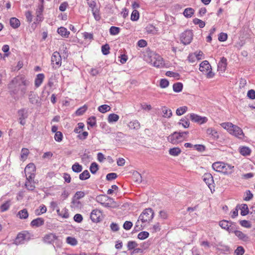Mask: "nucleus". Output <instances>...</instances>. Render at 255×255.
Wrapping results in <instances>:
<instances>
[{
	"label": "nucleus",
	"instance_id": "f257e3e1",
	"mask_svg": "<svg viewBox=\"0 0 255 255\" xmlns=\"http://www.w3.org/2000/svg\"><path fill=\"white\" fill-rule=\"evenodd\" d=\"M30 82L23 75H18L12 79L8 84L10 95L14 99L22 97L27 91Z\"/></svg>",
	"mask_w": 255,
	"mask_h": 255
},
{
	"label": "nucleus",
	"instance_id": "f03ea898",
	"mask_svg": "<svg viewBox=\"0 0 255 255\" xmlns=\"http://www.w3.org/2000/svg\"><path fill=\"white\" fill-rule=\"evenodd\" d=\"M212 168L217 172L225 174H231L234 171V166L222 162H214L212 164Z\"/></svg>",
	"mask_w": 255,
	"mask_h": 255
},
{
	"label": "nucleus",
	"instance_id": "7ed1b4c3",
	"mask_svg": "<svg viewBox=\"0 0 255 255\" xmlns=\"http://www.w3.org/2000/svg\"><path fill=\"white\" fill-rule=\"evenodd\" d=\"M146 60L148 63L156 68H161L164 65L163 58L155 52H150L148 54Z\"/></svg>",
	"mask_w": 255,
	"mask_h": 255
},
{
	"label": "nucleus",
	"instance_id": "20e7f679",
	"mask_svg": "<svg viewBox=\"0 0 255 255\" xmlns=\"http://www.w3.org/2000/svg\"><path fill=\"white\" fill-rule=\"evenodd\" d=\"M199 70L203 73H206L207 78H211L214 76V73L212 71L211 66L209 62L205 60L200 64Z\"/></svg>",
	"mask_w": 255,
	"mask_h": 255
},
{
	"label": "nucleus",
	"instance_id": "39448f33",
	"mask_svg": "<svg viewBox=\"0 0 255 255\" xmlns=\"http://www.w3.org/2000/svg\"><path fill=\"white\" fill-rule=\"evenodd\" d=\"M154 217V212L151 208L144 209L139 216V219L142 222H149Z\"/></svg>",
	"mask_w": 255,
	"mask_h": 255
},
{
	"label": "nucleus",
	"instance_id": "423d86ee",
	"mask_svg": "<svg viewBox=\"0 0 255 255\" xmlns=\"http://www.w3.org/2000/svg\"><path fill=\"white\" fill-rule=\"evenodd\" d=\"M193 38V33L190 30H186L181 33L180 36L181 42L184 45L191 43Z\"/></svg>",
	"mask_w": 255,
	"mask_h": 255
},
{
	"label": "nucleus",
	"instance_id": "0eeeda50",
	"mask_svg": "<svg viewBox=\"0 0 255 255\" xmlns=\"http://www.w3.org/2000/svg\"><path fill=\"white\" fill-rule=\"evenodd\" d=\"M51 64L54 69L59 68L61 65V57L59 53L57 51H55L52 54L51 56Z\"/></svg>",
	"mask_w": 255,
	"mask_h": 255
},
{
	"label": "nucleus",
	"instance_id": "6e6552de",
	"mask_svg": "<svg viewBox=\"0 0 255 255\" xmlns=\"http://www.w3.org/2000/svg\"><path fill=\"white\" fill-rule=\"evenodd\" d=\"M29 240V233L26 232H22L17 234L14 240V243L17 245L22 244L24 243L25 241H27Z\"/></svg>",
	"mask_w": 255,
	"mask_h": 255
},
{
	"label": "nucleus",
	"instance_id": "1a4fd4ad",
	"mask_svg": "<svg viewBox=\"0 0 255 255\" xmlns=\"http://www.w3.org/2000/svg\"><path fill=\"white\" fill-rule=\"evenodd\" d=\"M219 226L223 229L228 231L229 233H233L235 229V224L232 222L223 220L219 223Z\"/></svg>",
	"mask_w": 255,
	"mask_h": 255
},
{
	"label": "nucleus",
	"instance_id": "9d476101",
	"mask_svg": "<svg viewBox=\"0 0 255 255\" xmlns=\"http://www.w3.org/2000/svg\"><path fill=\"white\" fill-rule=\"evenodd\" d=\"M18 121L20 125L24 126L26 124L25 120L28 118V111L26 109H21L17 112Z\"/></svg>",
	"mask_w": 255,
	"mask_h": 255
},
{
	"label": "nucleus",
	"instance_id": "9b49d317",
	"mask_svg": "<svg viewBox=\"0 0 255 255\" xmlns=\"http://www.w3.org/2000/svg\"><path fill=\"white\" fill-rule=\"evenodd\" d=\"M183 137L181 132L175 131L168 137V140L172 144H176Z\"/></svg>",
	"mask_w": 255,
	"mask_h": 255
},
{
	"label": "nucleus",
	"instance_id": "f8f14e48",
	"mask_svg": "<svg viewBox=\"0 0 255 255\" xmlns=\"http://www.w3.org/2000/svg\"><path fill=\"white\" fill-rule=\"evenodd\" d=\"M190 119L195 122L199 124H202L207 122L208 119L206 117H202L196 114L192 113L190 114Z\"/></svg>",
	"mask_w": 255,
	"mask_h": 255
},
{
	"label": "nucleus",
	"instance_id": "ddd939ff",
	"mask_svg": "<svg viewBox=\"0 0 255 255\" xmlns=\"http://www.w3.org/2000/svg\"><path fill=\"white\" fill-rule=\"evenodd\" d=\"M58 239V237L53 233H49L44 235L43 238L44 243L48 244H53L55 241Z\"/></svg>",
	"mask_w": 255,
	"mask_h": 255
},
{
	"label": "nucleus",
	"instance_id": "4468645a",
	"mask_svg": "<svg viewBox=\"0 0 255 255\" xmlns=\"http://www.w3.org/2000/svg\"><path fill=\"white\" fill-rule=\"evenodd\" d=\"M101 216L102 212L100 210L94 209L91 213L90 218L93 222L98 223L101 220Z\"/></svg>",
	"mask_w": 255,
	"mask_h": 255
},
{
	"label": "nucleus",
	"instance_id": "2eb2a0df",
	"mask_svg": "<svg viewBox=\"0 0 255 255\" xmlns=\"http://www.w3.org/2000/svg\"><path fill=\"white\" fill-rule=\"evenodd\" d=\"M230 133L239 138L242 139L244 137V133L242 129L236 125H234L233 128H232V132H231Z\"/></svg>",
	"mask_w": 255,
	"mask_h": 255
},
{
	"label": "nucleus",
	"instance_id": "dca6fc26",
	"mask_svg": "<svg viewBox=\"0 0 255 255\" xmlns=\"http://www.w3.org/2000/svg\"><path fill=\"white\" fill-rule=\"evenodd\" d=\"M227 66V58L222 57L221 58L220 61L218 64V70L222 72H225L226 70Z\"/></svg>",
	"mask_w": 255,
	"mask_h": 255
},
{
	"label": "nucleus",
	"instance_id": "f3484780",
	"mask_svg": "<svg viewBox=\"0 0 255 255\" xmlns=\"http://www.w3.org/2000/svg\"><path fill=\"white\" fill-rule=\"evenodd\" d=\"M44 224V220L42 218H37L33 220L30 223V226L32 227L38 228Z\"/></svg>",
	"mask_w": 255,
	"mask_h": 255
},
{
	"label": "nucleus",
	"instance_id": "a211bd4d",
	"mask_svg": "<svg viewBox=\"0 0 255 255\" xmlns=\"http://www.w3.org/2000/svg\"><path fill=\"white\" fill-rule=\"evenodd\" d=\"M203 179L208 186L214 182L213 176L210 173H205L203 176Z\"/></svg>",
	"mask_w": 255,
	"mask_h": 255
},
{
	"label": "nucleus",
	"instance_id": "6ab92c4d",
	"mask_svg": "<svg viewBox=\"0 0 255 255\" xmlns=\"http://www.w3.org/2000/svg\"><path fill=\"white\" fill-rule=\"evenodd\" d=\"M235 235L239 238V239L244 242H248L250 241L249 237L242 232L240 231H234V232Z\"/></svg>",
	"mask_w": 255,
	"mask_h": 255
},
{
	"label": "nucleus",
	"instance_id": "aec40b11",
	"mask_svg": "<svg viewBox=\"0 0 255 255\" xmlns=\"http://www.w3.org/2000/svg\"><path fill=\"white\" fill-rule=\"evenodd\" d=\"M44 75L42 73L37 75L34 80V85L36 88H38L41 85L44 80Z\"/></svg>",
	"mask_w": 255,
	"mask_h": 255
},
{
	"label": "nucleus",
	"instance_id": "412c9836",
	"mask_svg": "<svg viewBox=\"0 0 255 255\" xmlns=\"http://www.w3.org/2000/svg\"><path fill=\"white\" fill-rule=\"evenodd\" d=\"M36 171V167L33 163L28 164L24 169L25 175H28L29 173H35Z\"/></svg>",
	"mask_w": 255,
	"mask_h": 255
},
{
	"label": "nucleus",
	"instance_id": "4be33fe9",
	"mask_svg": "<svg viewBox=\"0 0 255 255\" xmlns=\"http://www.w3.org/2000/svg\"><path fill=\"white\" fill-rule=\"evenodd\" d=\"M206 132L207 133L210 135L214 139H217L219 138L218 132L213 128H208Z\"/></svg>",
	"mask_w": 255,
	"mask_h": 255
},
{
	"label": "nucleus",
	"instance_id": "5701e85b",
	"mask_svg": "<svg viewBox=\"0 0 255 255\" xmlns=\"http://www.w3.org/2000/svg\"><path fill=\"white\" fill-rule=\"evenodd\" d=\"M57 32L61 35L62 37L67 38L70 34V32L64 27H60L58 28Z\"/></svg>",
	"mask_w": 255,
	"mask_h": 255
},
{
	"label": "nucleus",
	"instance_id": "b1692460",
	"mask_svg": "<svg viewBox=\"0 0 255 255\" xmlns=\"http://www.w3.org/2000/svg\"><path fill=\"white\" fill-rule=\"evenodd\" d=\"M162 116L164 118H170L172 116L171 110L166 107H163L161 108Z\"/></svg>",
	"mask_w": 255,
	"mask_h": 255
},
{
	"label": "nucleus",
	"instance_id": "393cba45",
	"mask_svg": "<svg viewBox=\"0 0 255 255\" xmlns=\"http://www.w3.org/2000/svg\"><path fill=\"white\" fill-rule=\"evenodd\" d=\"M9 22L10 26L13 28H18L20 24V21L16 17H11Z\"/></svg>",
	"mask_w": 255,
	"mask_h": 255
},
{
	"label": "nucleus",
	"instance_id": "a878e982",
	"mask_svg": "<svg viewBox=\"0 0 255 255\" xmlns=\"http://www.w3.org/2000/svg\"><path fill=\"white\" fill-rule=\"evenodd\" d=\"M181 152V150L179 147H173L169 150V154L173 156H178Z\"/></svg>",
	"mask_w": 255,
	"mask_h": 255
},
{
	"label": "nucleus",
	"instance_id": "bb28decb",
	"mask_svg": "<svg viewBox=\"0 0 255 255\" xmlns=\"http://www.w3.org/2000/svg\"><path fill=\"white\" fill-rule=\"evenodd\" d=\"M241 206V215L242 216H245L250 213L248 206L246 204H242Z\"/></svg>",
	"mask_w": 255,
	"mask_h": 255
},
{
	"label": "nucleus",
	"instance_id": "cd10ccee",
	"mask_svg": "<svg viewBox=\"0 0 255 255\" xmlns=\"http://www.w3.org/2000/svg\"><path fill=\"white\" fill-rule=\"evenodd\" d=\"M29 102L32 104H36L38 102V97L33 92H30L29 95Z\"/></svg>",
	"mask_w": 255,
	"mask_h": 255
},
{
	"label": "nucleus",
	"instance_id": "c85d7f7f",
	"mask_svg": "<svg viewBox=\"0 0 255 255\" xmlns=\"http://www.w3.org/2000/svg\"><path fill=\"white\" fill-rule=\"evenodd\" d=\"M251 152V149L247 146H243L240 148V153L244 155L247 156L250 155Z\"/></svg>",
	"mask_w": 255,
	"mask_h": 255
},
{
	"label": "nucleus",
	"instance_id": "c756f323",
	"mask_svg": "<svg viewBox=\"0 0 255 255\" xmlns=\"http://www.w3.org/2000/svg\"><path fill=\"white\" fill-rule=\"evenodd\" d=\"M178 124L179 125H182L184 128H188L190 125L189 120L186 117H185L184 118L181 119Z\"/></svg>",
	"mask_w": 255,
	"mask_h": 255
},
{
	"label": "nucleus",
	"instance_id": "7c9ffc66",
	"mask_svg": "<svg viewBox=\"0 0 255 255\" xmlns=\"http://www.w3.org/2000/svg\"><path fill=\"white\" fill-rule=\"evenodd\" d=\"M221 125L222 127L227 129L230 133L235 125L231 123H223Z\"/></svg>",
	"mask_w": 255,
	"mask_h": 255
},
{
	"label": "nucleus",
	"instance_id": "2f4dec72",
	"mask_svg": "<svg viewBox=\"0 0 255 255\" xmlns=\"http://www.w3.org/2000/svg\"><path fill=\"white\" fill-rule=\"evenodd\" d=\"M194 10L190 7L184 9L183 14L186 17H191L194 14Z\"/></svg>",
	"mask_w": 255,
	"mask_h": 255
},
{
	"label": "nucleus",
	"instance_id": "473e14b6",
	"mask_svg": "<svg viewBox=\"0 0 255 255\" xmlns=\"http://www.w3.org/2000/svg\"><path fill=\"white\" fill-rule=\"evenodd\" d=\"M46 211L47 209L46 206L44 205H42L39 206V209L35 210V212L37 216H39L42 214L46 213Z\"/></svg>",
	"mask_w": 255,
	"mask_h": 255
},
{
	"label": "nucleus",
	"instance_id": "72a5a7b5",
	"mask_svg": "<svg viewBox=\"0 0 255 255\" xmlns=\"http://www.w3.org/2000/svg\"><path fill=\"white\" fill-rule=\"evenodd\" d=\"M83 169L82 166L79 163H75L72 166V170L76 173H79L82 171Z\"/></svg>",
	"mask_w": 255,
	"mask_h": 255
},
{
	"label": "nucleus",
	"instance_id": "f704fd0d",
	"mask_svg": "<svg viewBox=\"0 0 255 255\" xmlns=\"http://www.w3.org/2000/svg\"><path fill=\"white\" fill-rule=\"evenodd\" d=\"M128 126L131 129H138L140 128V124L137 120L130 122Z\"/></svg>",
	"mask_w": 255,
	"mask_h": 255
},
{
	"label": "nucleus",
	"instance_id": "c9c22d12",
	"mask_svg": "<svg viewBox=\"0 0 255 255\" xmlns=\"http://www.w3.org/2000/svg\"><path fill=\"white\" fill-rule=\"evenodd\" d=\"M183 84L180 82L174 83L173 85V90L175 92H180L182 90Z\"/></svg>",
	"mask_w": 255,
	"mask_h": 255
},
{
	"label": "nucleus",
	"instance_id": "e433bc0d",
	"mask_svg": "<svg viewBox=\"0 0 255 255\" xmlns=\"http://www.w3.org/2000/svg\"><path fill=\"white\" fill-rule=\"evenodd\" d=\"M119 119V116L116 114H111L108 116V122L113 123L117 122Z\"/></svg>",
	"mask_w": 255,
	"mask_h": 255
},
{
	"label": "nucleus",
	"instance_id": "4c0bfd02",
	"mask_svg": "<svg viewBox=\"0 0 255 255\" xmlns=\"http://www.w3.org/2000/svg\"><path fill=\"white\" fill-rule=\"evenodd\" d=\"M18 215L21 219H27L28 217V213L26 209L19 211L18 213Z\"/></svg>",
	"mask_w": 255,
	"mask_h": 255
},
{
	"label": "nucleus",
	"instance_id": "58836bf2",
	"mask_svg": "<svg viewBox=\"0 0 255 255\" xmlns=\"http://www.w3.org/2000/svg\"><path fill=\"white\" fill-rule=\"evenodd\" d=\"M71 204L72 207L74 208H81L82 206L81 202L78 199H76L74 198H72Z\"/></svg>",
	"mask_w": 255,
	"mask_h": 255
},
{
	"label": "nucleus",
	"instance_id": "ea45409f",
	"mask_svg": "<svg viewBox=\"0 0 255 255\" xmlns=\"http://www.w3.org/2000/svg\"><path fill=\"white\" fill-rule=\"evenodd\" d=\"M90 177V174L87 170H84L79 175V178L81 180L88 179Z\"/></svg>",
	"mask_w": 255,
	"mask_h": 255
},
{
	"label": "nucleus",
	"instance_id": "a19ab883",
	"mask_svg": "<svg viewBox=\"0 0 255 255\" xmlns=\"http://www.w3.org/2000/svg\"><path fill=\"white\" fill-rule=\"evenodd\" d=\"M25 186L27 189L30 191L34 190L35 188L34 181H26Z\"/></svg>",
	"mask_w": 255,
	"mask_h": 255
},
{
	"label": "nucleus",
	"instance_id": "79ce46f5",
	"mask_svg": "<svg viewBox=\"0 0 255 255\" xmlns=\"http://www.w3.org/2000/svg\"><path fill=\"white\" fill-rule=\"evenodd\" d=\"M187 110L188 108L186 106L181 107L176 110V114L177 116H181L185 113Z\"/></svg>",
	"mask_w": 255,
	"mask_h": 255
},
{
	"label": "nucleus",
	"instance_id": "37998d69",
	"mask_svg": "<svg viewBox=\"0 0 255 255\" xmlns=\"http://www.w3.org/2000/svg\"><path fill=\"white\" fill-rule=\"evenodd\" d=\"M133 178L135 182L140 183L142 182V176L140 173L136 171L133 174Z\"/></svg>",
	"mask_w": 255,
	"mask_h": 255
},
{
	"label": "nucleus",
	"instance_id": "c03bdc74",
	"mask_svg": "<svg viewBox=\"0 0 255 255\" xmlns=\"http://www.w3.org/2000/svg\"><path fill=\"white\" fill-rule=\"evenodd\" d=\"M111 107L107 105H103L98 107V110L102 113H105L110 111Z\"/></svg>",
	"mask_w": 255,
	"mask_h": 255
},
{
	"label": "nucleus",
	"instance_id": "a18cd8bd",
	"mask_svg": "<svg viewBox=\"0 0 255 255\" xmlns=\"http://www.w3.org/2000/svg\"><path fill=\"white\" fill-rule=\"evenodd\" d=\"M99 169V165L96 162H93L91 163L90 167V170L93 174H95Z\"/></svg>",
	"mask_w": 255,
	"mask_h": 255
},
{
	"label": "nucleus",
	"instance_id": "49530a36",
	"mask_svg": "<svg viewBox=\"0 0 255 255\" xmlns=\"http://www.w3.org/2000/svg\"><path fill=\"white\" fill-rule=\"evenodd\" d=\"M88 107L85 105L83 107L79 108L76 112V114L77 116L82 115L87 110Z\"/></svg>",
	"mask_w": 255,
	"mask_h": 255
},
{
	"label": "nucleus",
	"instance_id": "de8ad7c7",
	"mask_svg": "<svg viewBox=\"0 0 255 255\" xmlns=\"http://www.w3.org/2000/svg\"><path fill=\"white\" fill-rule=\"evenodd\" d=\"M66 242L72 246H76L78 244L77 240L71 237H68L66 238Z\"/></svg>",
	"mask_w": 255,
	"mask_h": 255
},
{
	"label": "nucleus",
	"instance_id": "09e8293b",
	"mask_svg": "<svg viewBox=\"0 0 255 255\" xmlns=\"http://www.w3.org/2000/svg\"><path fill=\"white\" fill-rule=\"evenodd\" d=\"M120 28L118 27L112 26L110 29V33L111 35H115L119 33Z\"/></svg>",
	"mask_w": 255,
	"mask_h": 255
},
{
	"label": "nucleus",
	"instance_id": "8fccbe9b",
	"mask_svg": "<svg viewBox=\"0 0 255 255\" xmlns=\"http://www.w3.org/2000/svg\"><path fill=\"white\" fill-rule=\"evenodd\" d=\"M10 205V201L8 200L2 204L0 206V210L1 212H4L7 210Z\"/></svg>",
	"mask_w": 255,
	"mask_h": 255
},
{
	"label": "nucleus",
	"instance_id": "3c124183",
	"mask_svg": "<svg viewBox=\"0 0 255 255\" xmlns=\"http://www.w3.org/2000/svg\"><path fill=\"white\" fill-rule=\"evenodd\" d=\"M193 22L195 25L198 24L200 28H203L205 26V22L197 18H195Z\"/></svg>",
	"mask_w": 255,
	"mask_h": 255
},
{
	"label": "nucleus",
	"instance_id": "603ef678",
	"mask_svg": "<svg viewBox=\"0 0 255 255\" xmlns=\"http://www.w3.org/2000/svg\"><path fill=\"white\" fill-rule=\"evenodd\" d=\"M92 11L95 20L97 21L101 19L99 10L97 8H93V9H92Z\"/></svg>",
	"mask_w": 255,
	"mask_h": 255
},
{
	"label": "nucleus",
	"instance_id": "864d4df0",
	"mask_svg": "<svg viewBox=\"0 0 255 255\" xmlns=\"http://www.w3.org/2000/svg\"><path fill=\"white\" fill-rule=\"evenodd\" d=\"M138 244L135 241H129L127 244V247L128 250H133L135 248L137 247Z\"/></svg>",
	"mask_w": 255,
	"mask_h": 255
},
{
	"label": "nucleus",
	"instance_id": "5fc2aeb1",
	"mask_svg": "<svg viewBox=\"0 0 255 255\" xmlns=\"http://www.w3.org/2000/svg\"><path fill=\"white\" fill-rule=\"evenodd\" d=\"M149 236V233L147 232L143 231L140 232L137 236L138 239L140 240H144L148 238Z\"/></svg>",
	"mask_w": 255,
	"mask_h": 255
},
{
	"label": "nucleus",
	"instance_id": "6e6d98bb",
	"mask_svg": "<svg viewBox=\"0 0 255 255\" xmlns=\"http://www.w3.org/2000/svg\"><path fill=\"white\" fill-rule=\"evenodd\" d=\"M139 18V12L136 10H134L131 14L130 19L132 21H136Z\"/></svg>",
	"mask_w": 255,
	"mask_h": 255
},
{
	"label": "nucleus",
	"instance_id": "4d7b16f0",
	"mask_svg": "<svg viewBox=\"0 0 255 255\" xmlns=\"http://www.w3.org/2000/svg\"><path fill=\"white\" fill-rule=\"evenodd\" d=\"M87 123L91 127H93L96 125V118L94 116H92L88 119Z\"/></svg>",
	"mask_w": 255,
	"mask_h": 255
},
{
	"label": "nucleus",
	"instance_id": "13d9d810",
	"mask_svg": "<svg viewBox=\"0 0 255 255\" xmlns=\"http://www.w3.org/2000/svg\"><path fill=\"white\" fill-rule=\"evenodd\" d=\"M110 46L109 44H106L102 46V51L104 55H108L110 53Z\"/></svg>",
	"mask_w": 255,
	"mask_h": 255
},
{
	"label": "nucleus",
	"instance_id": "bf43d9fd",
	"mask_svg": "<svg viewBox=\"0 0 255 255\" xmlns=\"http://www.w3.org/2000/svg\"><path fill=\"white\" fill-rule=\"evenodd\" d=\"M54 139L56 141L60 142L63 139V134L61 131L56 132L54 135Z\"/></svg>",
	"mask_w": 255,
	"mask_h": 255
},
{
	"label": "nucleus",
	"instance_id": "052dcab7",
	"mask_svg": "<svg viewBox=\"0 0 255 255\" xmlns=\"http://www.w3.org/2000/svg\"><path fill=\"white\" fill-rule=\"evenodd\" d=\"M240 224L242 226L247 228H251L252 227L251 224L247 220H241L240 221Z\"/></svg>",
	"mask_w": 255,
	"mask_h": 255
},
{
	"label": "nucleus",
	"instance_id": "680f3d73",
	"mask_svg": "<svg viewBox=\"0 0 255 255\" xmlns=\"http://www.w3.org/2000/svg\"><path fill=\"white\" fill-rule=\"evenodd\" d=\"M29 152L27 148H23L21 149V158L22 159H26L29 154Z\"/></svg>",
	"mask_w": 255,
	"mask_h": 255
},
{
	"label": "nucleus",
	"instance_id": "e2e57ef3",
	"mask_svg": "<svg viewBox=\"0 0 255 255\" xmlns=\"http://www.w3.org/2000/svg\"><path fill=\"white\" fill-rule=\"evenodd\" d=\"M84 128V124L83 123H79L78 124V127L75 128L74 131L76 133H80L81 132V129H83Z\"/></svg>",
	"mask_w": 255,
	"mask_h": 255
},
{
	"label": "nucleus",
	"instance_id": "0e129e2a",
	"mask_svg": "<svg viewBox=\"0 0 255 255\" xmlns=\"http://www.w3.org/2000/svg\"><path fill=\"white\" fill-rule=\"evenodd\" d=\"M160 87L162 88H165L169 85V82L166 79H162L160 81Z\"/></svg>",
	"mask_w": 255,
	"mask_h": 255
},
{
	"label": "nucleus",
	"instance_id": "69168bd1",
	"mask_svg": "<svg viewBox=\"0 0 255 255\" xmlns=\"http://www.w3.org/2000/svg\"><path fill=\"white\" fill-rule=\"evenodd\" d=\"M118 175L116 173H108L106 176V179L108 181H111L117 178Z\"/></svg>",
	"mask_w": 255,
	"mask_h": 255
},
{
	"label": "nucleus",
	"instance_id": "338daca9",
	"mask_svg": "<svg viewBox=\"0 0 255 255\" xmlns=\"http://www.w3.org/2000/svg\"><path fill=\"white\" fill-rule=\"evenodd\" d=\"M85 195V193L83 191H77L75 194L73 198L79 200L80 199L84 197Z\"/></svg>",
	"mask_w": 255,
	"mask_h": 255
},
{
	"label": "nucleus",
	"instance_id": "774afa93",
	"mask_svg": "<svg viewBox=\"0 0 255 255\" xmlns=\"http://www.w3.org/2000/svg\"><path fill=\"white\" fill-rule=\"evenodd\" d=\"M245 250L242 246H239L235 250V254L236 255H243L245 253Z\"/></svg>",
	"mask_w": 255,
	"mask_h": 255
}]
</instances>
